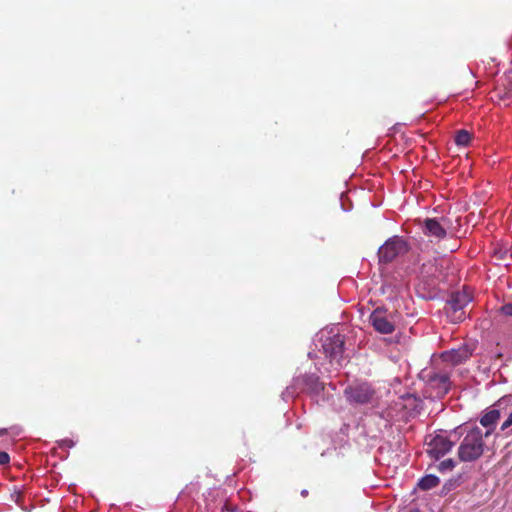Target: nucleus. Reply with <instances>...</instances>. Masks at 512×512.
<instances>
[{"mask_svg":"<svg viewBox=\"0 0 512 512\" xmlns=\"http://www.w3.org/2000/svg\"><path fill=\"white\" fill-rule=\"evenodd\" d=\"M455 466H456V462L453 459L449 458V459H445L442 462H440L436 466V469L441 473H445L448 471H452Z\"/></svg>","mask_w":512,"mask_h":512,"instance_id":"nucleus-14","label":"nucleus"},{"mask_svg":"<svg viewBox=\"0 0 512 512\" xmlns=\"http://www.w3.org/2000/svg\"><path fill=\"white\" fill-rule=\"evenodd\" d=\"M10 462V456L5 451H0V465H7Z\"/></svg>","mask_w":512,"mask_h":512,"instance_id":"nucleus-15","label":"nucleus"},{"mask_svg":"<svg viewBox=\"0 0 512 512\" xmlns=\"http://www.w3.org/2000/svg\"><path fill=\"white\" fill-rule=\"evenodd\" d=\"M439 379H440V382H441L442 384H446V383L448 382V376H447V375H441V376L439 377Z\"/></svg>","mask_w":512,"mask_h":512,"instance_id":"nucleus-19","label":"nucleus"},{"mask_svg":"<svg viewBox=\"0 0 512 512\" xmlns=\"http://www.w3.org/2000/svg\"><path fill=\"white\" fill-rule=\"evenodd\" d=\"M500 418V412L499 410L492 409L488 412H486L480 419V423L482 426L489 428L495 425V423Z\"/></svg>","mask_w":512,"mask_h":512,"instance_id":"nucleus-12","label":"nucleus"},{"mask_svg":"<svg viewBox=\"0 0 512 512\" xmlns=\"http://www.w3.org/2000/svg\"><path fill=\"white\" fill-rule=\"evenodd\" d=\"M472 301L471 294L466 290L456 291L451 294L445 310L452 322H461L465 319V307Z\"/></svg>","mask_w":512,"mask_h":512,"instance_id":"nucleus-3","label":"nucleus"},{"mask_svg":"<svg viewBox=\"0 0 512 512\" xmlns=\"http://www.w3.org/2000/svg\"><path fill=\"white\" fill-rule=\"evenodd\" d=\"M311 379H313V381L318 384V377H311Z\"/></svg>","mask_w":512,"mask_h":512,"instance_id":"nucleus-22","label":"nucleus"},{"mask_svg":"<svg viewBox=\"0 0 512 512\" xmlns=\"http://www.w3.org/2000/svg\"><path fill=\"white\" fill-rule=\"evenodd\" d=\"M471 141V134L467 130H459L455 135V143L458 146H467Z\"/></svg>","mask_w":512,"mask_h":512,"instance_id":"nucleus-13","label":"nucleus"},{"mask_svg":"<svg viewBox=\"0 0 512 512\" xmlns=\"http://www.w3.org/2000/svg\"><path fill=\"white\" fill-rule=\"evenodd\" d=\"M344 344V337L340 334H336L325 339L323 342V350L331 363H336L338 366L341 365L343 360Z\"/></svg>","mask_w":512,"mask_h":512,"instance_id":"nucleus-7","label":"nucleus"},{"mask_svg":"<svg viewBox=\"0 0 512 512\" xmlns=\"http://www.w3.org/2000/svg\"><path fill=\"white\" fill-rule=\"evenodd\" d=\"M369 321L373 328L381 334H391L395 330L391 315L387 314L385 310L379 308L375 309L371 313Z\"/></svg>","mask_w":512,"mask_h":512,"instance_id":"nucleus-9","label":"nucleus"},{"mask_svg":"<svg viewBox=\"0 0 512 512\" xmlns=\"http://www.w3.org/2000/svg\"><path fill=\"white\" fill-rule=\"evenodd\" d=\"M511 425H512V412L509 414L508 418L502 424L501 430H505L506 428L510 427Z\"/></svg>","mask_w":512,"mask_h":512,"instance_id":"nucleus-18","label":"nucleus"},{"mask_svg":"<svg viewBox=\"0 0 512 512\" xmlns=\"http://www.w3.org/2000/svg\"><path fill=\"white\" fill-rule=\"evenodd\" d=\"M449 226V220L446 217L437 218H426L423 221L422 232L428 237H434L437 240H442L447 235V228Z\"/></svg>","mask_w":512,"mask_h":512,"instance_id":"nucleus-8","label":"nucleus"},{"mask_svg":"<svg viewBox=\"0 0 512 512\" xmlns=\"http://www.w3.org/2000/svg\"><path fill=\"white\" fill-rule=\"evenodd\" d=\"M344 395L350 404L363 405L372 400L374 390L368 383H359L347 386Z\"/></svg>","mask_w":512,"mask_h":512,"instance_id":"nucleus-6","label":"nucleus"},{"mask_svg":"<svg viewBox=\"0 0 512 512\" xmlns=\"http://www.w3.org/2000/svg\"><path fill=\"white\" fill-rule=\"evenodd\" d=\"M409 247L407 242L400 236L389 238L378 250L380 263H390L398 256L405 254Z\"/></svg>","mask_w":512,"mask_h":512,"instance_id":"nucleus-4","label":"nucleus"},{"mask_svg":"<svg viewBox=\"0 0 512 512\" xmlns=\"http://www.w3.org/2000/svg\"><path fill=\"white\" fill-rule=\"evenodd\" d=\"M301 495H302L303 497L308 496V491H307L306 489L302 490V491H301Z\"/></svg>","mask_w":512,"mask_h":512,"instance_id":"nucleus-20","label":"nucleus"},{"mask_svg":"<svg viewBox=\"0 0 512 512\" xmlns=\"http://www.w3.org/2000/svg\"><path fill=\"white\" fill-rule=\"evenodd\" d=\"M224 511H227V512H240L237 506L232 505L229 502H226L224 504V506L222 508V512H224Z\"/></svg>","mask_w":512,"mask_h":512,"instance_id":"nucleus-16","label":"nucleus"},{"mask_svg":"<svg viewBox=\"0 0 512 512\" xmlns=\"http://www.w3.org/2000/svg\"><path fill=\"white\" fill-rule=\"evenodd\" d=\"M492 429L485 433L479 428H472L463 438L459 448L458 457L462 462H472L479 459L484 453V437L491 435Z\"/></svg>","mask_w":512,"mask_h":512,"instance_id":"nucleus-2","label":"nucleus"},{"mask_svg":"<svg viewBox=\"0 0 512 512\" xmlns=\"http://www.w3.org/2000/svg\"><path fill=\"white\" fill-rule=\"evenodd\" d=\"M7 429H0V435H6L7 434Z\"/></svg>","mask_w":512,"mask_h":512,"instance_id":"nucleus-21","label":"nucleus"},{"mask_svg":"<svg viewBox=\"0 0 512 512\" xmlns=\"http://www.w3.org/2000/svg\"><path fill=\"white\" fill-rule=\"evenodd\" d=\"M454 444L443 434L429 435L426 438V452L434 460H439L453 448Z\"/></svg>","mask_w":512,"mask_h":512,"instance_id":"nucleus-5","label":"nucleus"},{"mask_svg":"<svg viewBox=\"0 0 512 512\" xmlns=\"http://www.w3.org/2000/svg\"><path fill=\"white\" fill-rule=\"evenodd\" d=\"M501 312L506 316L512 317V302L501 307Z\"/></svg>","mask_w":512,"mask_h":512,"instance_id":"nucleus-17","label":"nucleus"},{"mask_svg":"<svg viewBox=\"0 0 512 512\" xmlns=\"http://www.w3.org/2000/svg\"><path fill=\"white\" fill-rule=\"evenodd\" d=\"M442 258H432L422 263L419 275L417 290L423 298H433L441 282L446 281L447 273Z\"/></svg>","mask_w":512,"mask_h":512,"instance_id":"nucleus-1","label":"nucleus"},{"mask_svg":"<svg viewBox=\"0 0 512 512\" xmlns=\"http://www.w3.org/2000/svg\"><path fill=\"white\" fill-rule=\"evenodd\" d=\"M439 483H440V480L436 475L428 474V475H425L424 477H422L418 481L417 486L419 487V489H421L423 491H427L432 488H435L436 486L439 485Z\"/></svg>","mask_w":512,"mask_h":512,"instance_id":"nucleus-11","label":"nucleus"},{"mask_svg":"<svg viewBox=\"0 0 512 512\" xmlns=\"http://www.w3.org/2000/svg\"><path fill=\"white\" fill-rule=\"evenodd\" d=\"M472 355V350L468 345H463L457 349H451L442 353V359L451 365H459L468 360Z\"/></svg>","mask_w":512,"mask_h":512,"instance_id":"nucleus-10","label":"nucleus"}]
</instances>
